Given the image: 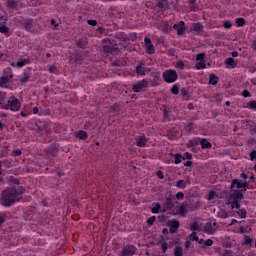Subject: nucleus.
Returning a JSON list of instances; mask_svg holds the SVG:
<instances>
[{
  "mask_svg": "<svg viewBox=\"0 0 256 256\" xmlns=\"http://www.w3.org/2000/svg\"><path fill=\"white\" fill-rule=\"evenodd\" d=\"M185 156H186V159H191V157H192V156H191V153H189V152H186V153H185Z\"/></svg>",
  "mask_w": 256,
  "mask_h": 256,
  "instance_id": "53",
  "label": "nucleus"
},
{
  "mask_svg": "<svg viewBox=\"0 0 256 256\" xmlns=\"http://www.w3.org/2000/svg\"><path fill=\"white\" fill-rule=\"evenodd\" d=\"M51 23H52L53 25H55V20H52Z\"/></svg>",
  "mask_w": 256,
  "mask_h": 256,
  "instance_id": "62",
  "label": "nucleus"
},
{
  "mask_svg": "<svg viewBox=\"0 0 256 256\" xmlns=\"http://www.w3.org/2000/svg\"><path fill=\"white\" fill-rule=\"evenodd\" d=\"M13 155H14L15 157H19V155H21V150H20V149L14 150V151H13Z\"/></svg>",
  "mask_w": 256,
  "mask_h": 256,
  "instance_id": "45",
  "label": "nucleus"
},
{
  "mask_svg": "<svg viewBox=\"0 0 256 256\" xmlns=\"http://www.w3.org/2000/svg\"><path fill=\"white\" fill-rule=\"evenodd\" d=\"M253 49L256 51V40L253 41Z\"/></svg>",
  "mask_w": 256,
  "mask_h": 256,
  "instance_id": "57",
  "label": "nucleus"
},
{
  "mask_svg": "<svg viewBox=\"0 0 256 256\" xmlns=\"http://www.w3.org/2000/svg\"><path fill=\"white\" fill-rule=\"evenodd\" d=\"M208 201H217L219 199V196L217 195V192L211 190L207 196Z\"/></svg>",
  "mask_w": 256,
  "mask_h": 256,
  "instance_id": "21",
  "label": "nucleus"
},
{
  "mask_svg": "<svg viewBox=\"0 0 256 256\" xmlns=\"http://www.w3.org/2000/svg\"><path fill=\"white\" fill-rule=\"evenodd\" d=\"M239 233H241L242 235H244V233H247V230H245V227L240 226V227H239Z\"/></svg>",
  "mask_w": 256,
  "mask_h": 256,
  "instance_id": "46",
  "label": "nucleus"
},
{
  "mask_svg": "<svg viewBox=\"0 0 256 256\" xmlns=\"http://www.w3.org/2000/svg\"><path fill=\"white\" fill-rule=\"evenodd\" d=\"M221 256H235V253L231 250H225Z\"/></svg>",
  "mask_w": 256,
  "mask_h": 256,
  "instance_id": "38",
  "label": "nucleus"
},
{
  "mask_svg": "<svg viewBox=\"0 0 256 256\" xmlns=\"http://www.w3.org/2000/svg\"><path fill=\"white\" fill-rule=\"evenodd\" d=\"M76 137H78V139H87V132L80 130L76 133Z\"/></svg>",
  "mask_w": 256,
  "mask_h": 256,
  "instance_id": "28",
  "label": "nucleus"
},
{
  "mask_svg": "<svg viewBox=\"0 0 256 256\" xmlns=\"http://www.w3.org/2000/svg\"><path fill=\"white\" fill-rule=\"evenodd\" d=\"M175 67L180 70V71H183V69H185V62L179 60L176 62V65Z\"/></svg>",
  "mask_w": 256,
  "mask_h": 256,
  "instance_id": "31",
  "label": "nucleus"
},
{
  "mask_svg": "<svg viewBox=\"0 0 256 256\" xmlns=\"http://www.w3.org/2000/svg\"><path fill=\"white\" fill-rule=\"evenodd\" d=\"M13 77V74H10V76H4L0 78V87L7 88L9 87V83L11 82V78Z\"/></svg>",
  "mask_w": 256,
  "mask_h": 256,
  "instance_id": "12",
  "label": "nucleus"
},
{
  "mask_svg": "<svg viewBox=\"0 0 256 256\" xmlns=\"http://www.w3.org/2000/svg\"><path fill=\"white\" fill-rule=\"evenodd\" d=\"M202 243H203L206 247H211V245H213V241H212L211 239L203 240Z\"/></svg>",
  "mask_w": 256,
  "mask_h": 256,
  "instance_id": "37",
  "label": "nucleus"
},
{
  "mask_svg": "<svg viewBox=\"0 0 256 256\" xmlns=\"http://www.w3.org/2000/svg\"><path fill=\"white\" fill-rule=\"evenodd\" d=\"M191 229L193 231H201V223L199 221L197 222H194L192 225H191Z\"/></svg>",
  "mask_w": 256,
  "mask_h": 256,
  "instance_id": "29",
  "label": "nucleus"
},
{
  "mask_svg": "<svg viewBox=\"0 0 256 256\" xmlns=\"http://www.w3.org/2000/svg\"><path fill=\"white\" fill-rule=\"evenodd\" d=\"M0 57H3V54L0 53Z\"/></svg>",
  "mask_w": 256,
  "mask_h": 256,
  "instance_id": "63",
  "label": "nucleus"
},
{
  "mask_svg": "<svg viewBox=\"0 0 256 256\" xmlns=\"http://www.w3.org/2000/svg\"><path fill=\"white\" fill-rule=\"evenodd\" d=\"M219 81V78L213 74L210 75V78H209V83L210 85H217Z\"/></svg>",
  "mask_w": 256,
  "mask_h": 256,
  "instance_id": "26",
  "label": "nucleus"
},
{
  "mask_svg": "<svg viewBox=\"0 0 256 256\" xmlns=\"http://www.w3.org/2000/svg\"><path fill=\"white\" fill-rule=\"evenodd\" d=\"M168 227H169L170 233H177V229H179V221L169 220Z\"/></svg>",
  "mask_w": 256,
  "mask_h": 256,
  "instance_id": "10",
  "label": "nucleus"
},
{
  "mask_svg": "<svg viewBox=\"0 0 256 256\" xmlns=\"http://www.w3.org/2000/svg\"><path fill=\"white\" fill-rule=\"evenodd\" d=\"M244 109H250L251 111H256V101L251 100L243 106Z\"/></svg>",
  "mask_w": 256,
  "mask_h": 256,
  "instance_id": "19",
  "label": "nucleus"
},
{
  "mask_svg": "<svg viewBox=\"0 0 256 256\" xmlns=\"http://www.w3.org/2000/svg\"><path fill=\"white\" fill-rule=\"evenodd\" d=\"M226 69H235L237 67V62L233 58H228L225 60Z\"/></svg>",
  "mask_w": 256,
  "mask_h": 256,
  "instance_id": "16",
  "label": "nucleus"
},
{
  "mask_svg": "<svg viewBox=\"0 0 256 256\" xmlns=\"http://www.w3.org/2000/svg\"><path fill=\"white\" fill-rule=\"evenodd\" d=\"M235 223H237V220L232 219V220H231V223H229L228 225H229V226H231V225H235Z\"/></svg>",
  "mask_w": 256,
  "mask_h": 256,
  "instance_id": "55",
  "label": "nucleus"
},
{
  "mask_svg": "<svg viewBox=\"0 0 256 256\" xmlns=\"http://www.w3.org/2000/svg\"><path fill=\"white\" fill-rule=\"evenodd\" d=\"M236 24L238 25V27H243V25H245V19L243 18H238L236 20Z\"/></svg>",
  "mask_w": 256,
  "mask_h": 256,
  "instance_id": "35",
  "label": "nucleus"
},
{
  "mask_svg": "<svg viewBox=\"0 0 256 256\" xmlns=\"http://www.w3.org/2000/svg\"><path fill=\"white\" fill-rule=\"evenodd\" d=\"M223 26L225 29H231V27H233V24L231 23V21L226 20V21H224Z\"/></svg>",
  "mask_w": 256,
  "mask_h": 256,
  "instance_id": "36",
  "label": "nucleus"
},
{
  "mask_svg": "<svg viewBox=\"0 0 256 256\" xmlns=\"http://www.w3.org/2000/svg\"><path fill=\"white\" fill-rule=\"evenodd\" d=\"M243 97L247 98V97H251V93L249 92V90H244L242 93Z\"/></svg>",
  "mask_w": 256,
  "mask_h": 256,
  "instance_id": "42",
  "label": "nucleus"
},
{
  "mask_svg": "<svg viewBox=\"0 0 256 256\" xmlns=\"http://www.w3.org/2000/svg\"><path fill=\"white\" fill-rule=\"evenodd\" d=\"M33 113H34V115H37V113H39V108L34 107L33 108Z\"/></svg>",
  "mask_w": 256,
  "mask_h": 256,
  "instance_id": "50",
  "label": "nucleus"
},
{
  "mask_svg": "<svg viewBox=\"0 0 256 256\" xmlns=\"http://www.w3.org/2000/svg\"><path fill=\"white\" fill-rule=\"evenodd\" d=\"M195 1H197V0H188V2L191 4L195 3Z\"/></svg>",
  "mask_w": 256,
  "mask_h": 256,
  "instance_id": "58",
  "label": "nucleus"
},
{
  "mask_svg": "<svg viewBox=\"0 0 256 256\" xmlns=\"http://www.w3.org/2000/svg\"><path fill=\"white\" fill-rule=\"evenodd\" d=\"M0 109H9L10 111H19L21 109V103L16 97H10L5 103V100H0Z\"/></svg>",
  "mask_w": 256,
  "mask_h": 256,
  "instance_id": "3",
  "label": "nucleus"
},
{
  "mask_svg": "<svg viewBox=\"0 0 256 256\" xmlns=\"http://www.w3.org/2000/svg\"><path fill=\"white\" fill-rule=\"evenodd\" d=\"M173 27L177 31L178 35H183V33H185V22L180 21L178 24H174Z\"/></svg>",
  "mask_w": 256,
  "mask_h": 256,
  "instance_id": "13",
  "label": "nucleus"
},
{
  "mask_svg": "<svg viewBox=\"0 0 256 256\" xmlns=\"http://www.w3.org/2000/svg\"><path fill=\"white\" fill-rule=\"evenodd\" d=\"M136 72L138 75H141V77L145 76V68L142 65L136 67Z\"/></svg>",
  "mask_w": 256,
  "mask_h": 256,
  "instance_id": "27",
  "label": "nucleus"
},
{
  "mask_svg": "<svg viewBox=\"0 0 256 256\" xmlns=\"http://www.w3.org/2000/svg\"><path fill=\"white\" fill-rule=\"evenodd\" d=\"M155 216H152V217H150L148 220H147V223H148V225H153V223H155Z\"/></svg>",
  "mask_w": 256,
  "mask_h": 256,
  "instance_id": "41",
  "label": "nucleus"
},
{
  "mask_svg": "<svg viewBox=\"0 0 256 256\" xmlns=\"http://www.w3.org/2000/svg\"><path fill=\"white\" fill-rule=\"evenodd\" d=\"M158 245H159L160 249H162L163 253H165L167 251V249H169V245L167 244V242H165V240L159 241Z\"/></svg>",
  "mask_w": 256,
  "mask_h": 256,
  "instance_id": "22",
  "label": "nucleus"
},
{
  "mask_svg": "<svg viewBox=\"0 0 256 256\" xmlns=\"http://www.w3.org/2000/svg\"><path fill=\"white\" fill-rule=\"evenodd\" d=\"M152 213H165V208L161 207L159 203H153L151 208Z\"/></svg>",
  "mask_w": 256,
  "mask_h": 256,
  "instance_id": "15",
  "label": "nucleus"
},
{
  "mask_svg": "<svg viewBox=\"0 0 256 256\" xmlns=\"http://www.w3.org/2000/svg\"><path fill=\"white\" fill-rule=\"evenodd\" d=\"M0 33H9V28L6 26H0Z\"/></svg>",
  "mask_w": 256,
  "mask_h": 256,
  "instance_id": "40",
  "label": "nucleus"
},
{
  "mask_svg": "<svg viewBox=\"0 0 256 256\" xmlns=\"http://www.w3.org/2000/svg\"><path fill=\"white\" fill-rule=\"evenodd\" d=\"M179 75L175 70H166L163 72V79L166 83H175L177 81Z\"/></svg>",
  "mask_w": 256,
  "mask_h": 256,
  "instance_id": "4",
  "label": "nucleus"
},
{
  "mask_svg": "<svg viewBox=\"0 0 256 256\" xmlns=\"http://www.w3.org/2000/svg\"><path fill=\"white\" fill-rule=\"evenodd\" d=\"M174 159H175L174 161L175 165H179V163H181V161H183L185 157L181 156V154H175Z\"/></svg>",
  "mask_w": 256,
  "mask_h": 256,
  "instance_id": "30",
  "label": "nucleus"
},
{
  "mask_svg": "<svg viewBox=\"0 0 256 256\" xmlns=\"http://www.w3.org/2000/svg\"><path fill=\"white\" fill-rule=\"evenodd\" d=\"M188 183L189 182L187 180H178L175 184V187H177L178 189H185V187H187Z\"/></svg>",
  "mask_w": 256,
  "mask_h": 256,
  "instance_id": "20",
  "label": "nucleus"
},
{
  "mask_svg": "<svg viewBox=\"0 0 256 256\" xmlns=\"http://www.w3.org/2000/svg\"><path fill=\"white\" fill-rule=\"evenodd\" d=\"M183 197H185V194L183 192H178L176 194V199H183Z\"/></svg>",
  "mask_w": 256,
  "mask_h": 256,
  "instance_id": "43",
  "label": "nucleus"
},
{
  "mask_svg": "<svg viewBox=\"0 0 256 256\" xmlns=\"http://www.w3.org/2000/svg\"><path fill=\"white\" fill-rule=\"evenodd\" d=\"M15 201H21V193L13 188H7L2 192L1 203L4 207H11Z\"/></svg>",
  "mask_w": 256,
  "mask_h": 256,
  "instance_id": "2",
  "label": "nucleus"
},
{
  "mask_svg": "<svg viewBox=\"0 0 256 256\" xmlns=\"http://www.w3.org/2000/svg\"><path fill=\"white\" fill-rule=\"evenodd\" d=\"M189 241H196L200 245L203 243V239H199V236H197V232H193L188 237Z\"/></svg>",
  "mask_w": 256,
  "mask_h": 256,
  "instance_id": "18",
  "label": "nucleus"
},
{
  "mask_svg": "<svg viewBox=\"0 0 256 256\" xmlns=\"http://www.w3.org/2000/svg\"><path fill=\"white\" fill-rule=\"evenodd\" d=\"M244 245H246L247 247H251L253 245V238L249 237V236H245L244 237Z\"/></svg>",
  "mask_w": 256,
  "mask_h": 256,
  "instance_id": "25",
  "label": "nucleus"
},
{
  "mask_svg": "<svg viewBox=\"0 0 256 256\" xmlns=\"http://www.w3.org/2000/svg\"><path fill=\"white\" fill-rule=\"evenodd\" d=\"M133 1H137V0H133Z\"/></svg>",
  "mask_w": 256,
  "mask_h": 256,
  "instance_id": "64",
  "label": "nucleus"
},
{
  "mask_svg": "<svg viewBox=\"0 0 256 256\" xmlns=\"http://www.w3.org/2000/svg\"><path fill=\"white\" fill-rule=\"evenodd\" d=\"M193 29L196 33H201L203 31V26L198 23L193 26Z\"/></svg>",
  "mask_w": 256,
  "mask_h": 256,
  "instance_id": "33",
  "label": "nucleus"
},
{
  "mask_svg": "<svg viewBox=\"0 0 256 256\" xmlns=\"http://www.w3.org/2000/svg\"><path fill=\"white\" fill-rule=\"evenodd\" d=\"M241 179H244V181L248 178L247 174L243 173L240 175Z\"/></svg>",
  "mask_w": 256,
  "mask_h": 256,
  "instance_id": "51",
  "label": "nucleus"
},
{
  "mask_svg": "<svg viewBox=\"0 0 256 256\" xmlns=\"http://www.w3.org/2000/svg\"><path fill=\"white\" fill-rule=\"evenodd\" d=\"M217 217H219V219H227V217H229V214L227 213V211L220 209L217 212Z\"/></svg>",
  "mask_w": 256,
  "mask_h": 256,
  "instance_id": "23",
  "label": "nucleus"
},
{
  "mask_svg": "<svg viewBox=\"0 0 256 256\" xmlns=\"http://www.w3.org/2000/svg\"><path fill=\"white\" fill-rule=\"evenodd\" d=\"M189 211V207L187 204H181L180 206L176 207V215H182L185 217V214Z\"/></svg>",
  "mask_w": 256,
  "mask_h": 256,
  "instance_id": "11",
  "label": "nucleus"
},
{
  "mask_svg": "<svg viewBox=\"0 0 256 256\" xmlns=\"http://www.w3.org/2000/svg\"><path fill=\"white\" fill-rule=\"evenodd\" d=\"M196 69L201 70V69H205L207 67V64L205 62V53H200L198 55H196Z\"/></svg>",
  "mask_w": 256,
  "mask_h": 256,
  "instance_id": "5",
  "label": "nucleus"
},
{
  "mask_svg": "<svg viewBox=\"0 0 256 256\" xmlns=\"http://www.w3.org/2000/svg\"><path fill=\"white\" fill-rule=\"evenodd\" d=\"M250 159L251 161H253V159H256V151L250 153Z\"/></svg>",
  "mask_w": 256,
  "mask_h": 256,
  "instance_id": "47",
  "label": "nucleus"
},
{
  "mask_svg": "<svg viewBox=\"0 0 256 256\" xmlns=\"http://www.w3.org/2000/svg\"><path fill=\"white\" fill-rule=\"evenodd\" d=\"M88 25H92V27H95V25H97V20H88Z\"/></svg>",
  "mask_w": 256,
  "mask_h": 256,
  "instance_id": "44",
  "label": "nucleus"
},
{
  "mask_svg": "<svg viewBox=\"0 0 256 256\" xmlns=\"http://www.w3.org/2000/svg\"><path fill=\"white\" fill-rule=\"evenodd\" d=\"M158 177H159V179H163V173H161V171L158 172Z\"/></svg>",
  "mask_w": 256,
  "mask_h": 256,
  "instance_id": "56",
  "label": "nucleus"
},
{
  "mask_svg": "<svg viewBox=\"0 0 256 256\" xmlns=\"http://www.w3.org/2000/svg\"><path fill=\"white\" fill-rule=\"evenodd\" d=\"M135 246L133 245H128L126 247H124L121 252H120V256H132L135 255Z\"/></svg>",
  "mask_w": 256,
  "mask_h": 256,
  "instance_id": "8",
  "label": "nucleus"
},
{
  "mask_svg": "<svg viewBox=\"0 0 256 256\" xmlns=\"http://www.w3.org/2000/svg\"><path fill=\"white\" fill-rule=\"evenodd\" d=\"M144 44H145L146 53H148L149 55H153V53H155V48L153 47V44L151 43V39L145 38Z\"/></svg>",
  "mask_w": 256,
  "mask_h": 256,
  "instance_id": "9",
  "label": "nucleus"
},
{
  "mask_svg": "<svg viewBox=\"0 0 256 256\" xmlns=\"http://www.w3.org/2000/svg\"><path fill=\"white\" fill-rule=\"evenodd\" d=\"M232 194L228 197L226 204L231 205L232 209H238L237 215L241 219L247 217V211L244 208H239V202L243 199V192L247 191V182L241 180H233L231 184Z\"/></svg>",
  "mask_w": 256,
  "mask_h": 256,
  "instance_id": "1",
  "label": "nucleus"
},
{
  "mask_svg": "<svg viewBox=\"0 0 256 256\" xmlns=\"http://www.w3.org/2000/svg\"><path fill=\"white\" fill-rule=\"evenodd\" d=\"M186 247H189V241L186 242Z\"/></svg>",
  "mask_w": 256,
  "mask_h": 256,
  "instance_id": "61",
  "label": "nucleus"
},
{
  "mask_svg": "<svg viewBox=\"0 0 256 256\" xmlns=\"http://www.w3.org/2000/svg\"><path fill=\"white\" fill-rule=\"evenodd\" d=\"M226 105H227V107H229L231 105V102L227 101Z\"/></svg>",
  "mask_w": 256,
  "mask_h": 256,
  "instance_id": "59",
  "label": "nucleus"
},
{
  "mask_svg": "<svg viewBox=\"0 0 256 256\" xmlns=\"http://www.w3.org/2000/svg\"><path fill=\"white\" fill-rule=\"evenodd\" d=\"M231 55H232V57H239V52L233 51V52L231 53Z\"/></svg>",
  "mask_w": 256,
  "mask_h": 256,
  "instance_id": "49",
  "label": "nucleus"
},
{
  "mask_svg": "<svg viewBox=\"0 0 256 256\" xmlns=\"http://www.w3.org/2000/svg\"><path fill=\"white\" fill-rule=\"evenodd\" d=\"M10 65H11V67H18V68L25 67V65H29V60L22 59V60L18 61L17 63L12 62Z\"/></svg>",
  "mask_w": 256,
  "mask_h": 256,
  "instance_id": "17",
  "label": "nucleus"
},
{
  "mask_svg": "<svg viewBox=\"0 0 256 256\" xmlns=\"http://www.w3.org/2000/svg\"><path fill=\"white\" fill-rule=\"evenodd\" d=\"M48 70H49V73H57V66L55 65L49 66Z\"/></svg>",
  "mask_w": 256,
  "mask_h": 256,
  "instance_id": "39",
  "label": "nucleus"
},
{
  "mask_svg": "<svg viewBox=\"0 0 256 256\" xmlns=\"http://www.w3.org/2000/svg\"><path fill=\"white\" fill-rule=\"evenodd\" d=\"M0 129H3V123L0 121Z\"/></svg>",
  "mask_w": 256,
  "mask_h": 256,
  "instance_id": "60",
  "label": "nucleus"
},
{
  "mask_svg": "<svg viewBox=\"0 0 256 256\" xmlns=\"http://www.w3.org/2000/svg\"><path fill=\"white\" fill-rule=\"evenodd\" d=\"M147 85H149V82L147 80L138 81L136 84L133 85L132 91H134V93H139L141 90L145 89Z\"/></svg>",
  "mask_w": 256,
  "mask_h": 256,
  "instance_id": "6",
  "label": "nucleus"
},
{
  "mask_svg": "<svg viewBox=\"0 0 256 256\" xmlns=\"http://www.w3.org/2000/svg\"><path fill=\"white\" fill-rule=\"evenodd\" d=\"M185 167H191V161H187L186 163H184Z\"/></svg>",
  "mask_w": 256,
  "mask_h": 256,
  "instance_id": "54",
  "label": "nucleus"
},
{
  "mask_svg": "<svg viewBox=\"0 0 256 256\" xmlns=\"http://www.w3.org/2000/svg\"><path fill=\"white\" fill-rule=\"evenodd\" d=\"M174 255L175 256H183V248L176 246V248L174 249Z\"/></svg>",
  "mask_w": 256,
  "mask_h": 256,
  "instance_id": "32",
  "label": "nucleus"
},
{
  "mask_svg": "<svg viewBox=\"0 0 256 256\" xmlns=\"http://www.w3.org/2000/svg\"><path fill=\"white\" fill-rule=\"evenodd\" d=\"M5 223V214H0V225Z\"/></svg>",
  "mask_w": 256,
  "mask_h": 256,
  "instance_id": "48",
  "label": "nucleus"
},
{
  "mask_svg": "<svg viewBox=\"0 0 256 256\" xmlns=\"http://www.w3.org/2000/svg\"><path fill=\"white\" fill-rule=\"evenodd\" d=\"M27 115H29V113H27L26 111H22V112H21V116H22V117H27Z\"/></svg>",
  "mask_w": 256,
  "mask_h": 256,
  "instance_id": "52",
  "label": "nucleus"
},
{
  "mask_svg": "<svg viewBox=\"0 0 256 256\" xmlns=\"http://www.w3.org/2000/svg\"><path fill=\"white\" fill-rule=\"evenodd\" d=\"M204 231L208 235H213L217 231V223L216 222H207L204 226Z\"/></svg>",
  "mask_w": 256,
  "mask_h": 256,
  "instance_id": "7",
  "label": "nucleus"
},
{
  "mask_svg": "<svg viewBox=\"0 0 256 256\" xmlns=\"http://www.w3.org/2000/svg\"><path fill=\"white\" fill-rule=\"evenodd\" d=\"M200 145H201L202 149H210L211 142L207 141L206 139H202L200 142Z\"/></svg>",
  "mask_w": 256,
  "mask_h": 256,
  "instance_id": "24",
  "label": "nucleus"
},
{
  "mask_svg": "<svg viewBox=\"0 0 256 256\" xmlns=\"http://www.w3.org/2000/svg\"><path fill=\"white\" fill-rule=\"evenodd\" d=\"M171 93H173V95H179V86H177V84L172 86Z\"/></svg>",
  "mask_w": 256,
  "mask_h": 256,
  "instance_id": "34",
  "label": "nucleus"
},
{
  "mask_svg": "<svg viewBox=\"0 0 256 256\" xmlns=\"http://www.w3.org/2000/svg\"><path fill=\"white\" fill-rule=\"evenodd\" d=\"M136 143L138 147H145V145H147V138L145 137V134H140L137 136Z\"/></svg>",
  "mask_w": 256,
  "mask_h": 256,
  "instance_id": "14",
  "label": "nucleus"
}]
</instances>
